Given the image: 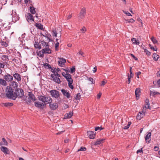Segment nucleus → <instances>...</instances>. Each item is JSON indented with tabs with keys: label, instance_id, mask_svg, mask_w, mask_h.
<instances>
[{
	"label": "nucleus",
	"instance_id": "52",
	"mask_svg": "<svg viewBox=\"0 0 160 160\" xmlns=\"http://www.w3.org/2000/svg\"><path fill=\"white\" fill-rule=\"evenodd\" d=\"M43 65H44V66L45 68H47L48 67V68H50V67H51L50 65H49V64H48L47 63H44Z\"/></svg>",
	"mask_w": 160,
	"mask_h": 160
},
{
	"label": "nucleus",
	"instance_id": "11",
	"mask_svg": "<svg viewBox=\"0 0 160 160\" xmlns=\"http://www.w3.org/2000/svg\"><path fill=\"white\" fill-rule=\"evenodd\" d=\"M62 93L63 95L67 97V98H69L71 96L69 92V91H67L64 89H62L61 90Z\"/></svg>",
	"mask_w": 160,
	"mask_h": 160
},
{
	"label": "nucleus",
	"instance_id": "55",
	"mask_svg": "<svg viewBox=\"0 0 160 160\" xmlns=\"http://www.w3.org/2000/svg\"><path fill=\"white\" fill-rule=\"evenodd\" d=\"M80 30L82 31V32L84 33L86 31V28L83 27L82 29H81Z\"/></svg>",
	"mask_w": 160,
	"mask_h": 160
},
{
	"label": "nucleus",
	"instance_id": "25",
	"mask_svg": "<svg viewBox=\"0 0 160 160\" xmlns=\"http://www.w3.org/2000/svg\"><path fill=\"white\" fill-rule=\"evenodd\" d=\"M72 113L71 112L68 113H66L64 115V118L65 119H67L68 118H70L72 116Z\"/></svg>",
	"mask_w": 160,
	"mask_h": 160
},
{
	"label": "nucleus",
	"instance_id": "27",
	"mask_svg": "<svg viewBox=\"0 0 160 160\" xmlns=\"http://www.w3.org/2000/svg\"><path fill=\"white\" fill-rule=\"evenodd\" d=\"M35 25L38 29L42 30L44 29L43 25L40 23H36Z\"/></svg>",
	"mask_w": 160,
	"mask_h": 160
},
{
	"label": "nucleus",
	"instance_id": "1",
	"mask_svg": "<svg viewBox=\"0 0 160 160\" xmlns=\"http://www.w3.org/2000/svg\"><path fill=\"white\" fill-rule=\"evenodd\" d=\"M23 99L26 101V103L28 104H30L32 102H34L36 100V98L32 92H28V96L23 97Z\"/></svg>",
	"mask_w": 160,
	"mask_h": 160
},
{
	"label": "nucleus",
	"instance_id": "9",
	"mask_svg": "<svg viewBox=\"0 0 160 160\" xmlns=\"http://www.w3.org/2000/svg\"><path fill=\"white\" fill-rule=\"evenodd\" d=\"M96 133V132L92 131L87 132L88 136L91 139H93L95 138Z\"/></svg>",
	"mask_w": 160,
	"mask_h": 160
},
{
	"label": "nucleus",
	"instance_id": "43",
	"mask_svg": "<svg viewBox=\"0 0 160 160\" xmlns=\"http://www.w3.org/2000/svg\"><path fill=\"white\" fill-rule=\"evenodd\" d=\"M75 71V68L74 66L72 67V68H71L70 70V73H72L73 72H74Z\"/></svg>",
	"mask_w": 160,
	"mask_h": 160
},
{
	"label": "nucleus",
	"instance_id": "2",
	"mask_svg": "<svg viewBox=\"0 0 160 160\" xmlns=\"http://www.w3.org/2000/svg\"><path fill=\"white\" fill-rule=\"evenodd\" d=\"M24 93V92L22 89L18 88L16 89L14 92L12 99L15 100L18 97L19 98H21L23 96Z\"/></svg>",
	"mask_w": 160,
	"mask_h": 160
},
{
	"label": "nucleus",
	"instance_id": "54",
	"mask_svg": "<svg viewBox=\"0 0 160 160\" xmlns=\"http://www.w3.org/2000/svg\"><path fill=\"white\" fill-rule=\"evenodd\" d=\"M88 80L90 81V82H92V83H94L93 82V78H88Z\"/></svg>",
	"mask_w": 160,
	"mask_h": 160
},
{
	"label": "nucleus",
	"instance_id": "58",
	"mask_svg": "<svg viewBox=\"0 0 160 160\" xmlns=\"http://www.w3.org/2000/svg\"><path fill=\"white\" fill-rule=\"evenodd\" d=\"M143 153V151L142 150V148L141 149H139L137 150V153Z\"/></svg>",
	"mask_w": 160,
	"mask_h": 160
},
{
	"label": "nucleus",
	"instance_id": "38",
	"mask_svg": "<svg viewBox=\"0 0 160 160\" xmlns=\"http://www.w3.org/2000/svg\"><path fill=\"white\" fill-rule=\"evenodd\" d=\"M131 123H132L131 122H128V125L127 126H125L123 127V128L124 129H128V128H129Z\"/></svg>",
	"mask_w": 160,
	"mask_h": 160
},
{
	"label": "nucleus",
	"instance_id": "31",
	"mask_svg": "<svg viewBox=\"0 0 160 160\" xmlns=\"http://www.w3.org/2000/svg\"><path fill=\"white\" fill-rule=\"evenodd\" d=\"M35 8L33 7H30V11L32 14H34L36 13V11L35 10Z\"/></svg>",
	"mask_w": 160,
	"mask_h": 160
},
{
	"label": "nucleus",
	"instance_id": "18",
	"mask_svg": "<svg viewBox=\"0 0 160 160\" xmlns=\"http://www.w3.org/2000/svg\"><path fill=\"white\" fill-rule=\"evenodd\" d=\"M145 103L144 106V108H145V109H144V110L145 109V110H146V109H150L151 107H150V106L149 100L148 99H146L145 101Z\"/></svg>",
	"mask_w": 160,
	"mask_h": 160
},
{
	"label": "nucleus",
	"instance_id": "30",
	"mask_svg": "<svg viewBox=\"0 0 160 160\" xmlns=\"http://www.w3.org/2000/svg\"><path fill=\"white\" fill-rule=\"evenodd\" d=\"M51 34L52 36L54 37H57V31L56 29H52L51 32Z\"/></svg>",
	"mask_w": 160,
	"mask_h": 160
},
{
	"label": "nucleus",
	"instance_id": "14",
	"mask_svg": "<svg viewBox=\"0 0 160 160\" xmlns=\"http://www.w3.org/2000/svg\"><path fill=\"white\" fill-rule=\"evenodd\" d=\"M51 77L53 79V80L58 83H60L61 82V80L59 78H58L57 77H56L55 75H53V74H52Z\"/></svg>",
	"mask_w": 160,
	"mask_h": 160
},
{
	"label": "nucleus",
	"instance_id": "16",
	"mask_svg": "<svg viewBox=\"0 0 160 160\" xmlns=\"http://www.w3.org/2000/svg\"><path fill=\"white\" fill-rule=\"evenodd\" d=\"M13 76L18 82H19L21 81V76L19 73H15L13 75Z\"/></svg>",
	"mask_w": 160,
	"mask_h": 160
},
{
	"label": "nucleus",
	"instance_id": "20",
	"mask_svg": "<svg viewBox=\"0 0 160 160\" xmlns=\"http://www.w3.org/2000/svg\"><path fill=\"white\" fill-rule=\"evenodd\" d=\"M140 89L139 88H137L135 92L136 99H138V98L140 95Z\"/></svg>",
	"mask_w": 160,
	"mask_h": 160
},
{
	"label": "nucleus",
	"instance_id": "22",
	"mask_svg": "<svg viewBox=\"0 0 160 160\" xmlns=\"http://www.w3.org/2000/svg\"><path fill=\"white\" fill-rule=\"evenodd\" d=\"M42 49L44 50L45 52V54H50L51 53V50L49 48V46L45 47L44 48Z\"/></svg>",
	"mask_w": 160,
	"mask_h": 160
},
{
	"label": "nucleus",
	"instance_id": "63",
	"mask_svg": "<svg viewBox=\"0 0 160 160\" xmlns=\"http://www.w3.org/2000/svg\"><path fill=\"white\" fill-rule=\"evenodd\" d=\"M4 64H3L0 62V67H1V68H4Z\"/></svg>",
	"mask_w": 160,
	"mask_h": 160
},
{
	"label": "nucleus",
	"instance_id": "62",
	"mask_svg": "<svg viewBox=\"0 0 160 160\" xmlns=\"http://www.w3.org/2000/svg\"><path fill=\"white\" fill-rule=\"evenodd\" d=\"M68 74V73H65V72H63L62 73V75L64 77H65V76H66L67 75V74Z\"/></svg>",
	"mask_w": 160,
	"mask_h": 160
},
{
	"label": "nucleus",
	"instance_id": "46",
	"mask_svg": "<svg viewBox=\"0 0 160 160\" xmlns=\"http://www.w3.org/2000/svg\"><path fill=\"white\" fill-rule=\"evenodd\" d=\"M1 44L5 47H7L8 46L7 43L5 42L2 41L1 42Z\"/></svg>",
	"mask_w": 160,
	"mask_h": 160
},
{
	"label": "nucleus",
	"instance_id": "41",
	"mask_svg": "<svg viewBox=\"0 0 160 160\" xmlns=\"http://www.w3.org/2000/svg\"><path fill=\"white\" fill-rule=\"evenodd\" d=\"M2 141L3 142V143L2 144L3 145H7L8 144V142L4 138H2Z\"/></svg>",
	"mask_w": 160,
	"mask_h": 160
},
{
	"label": "nucleus",
	"instance_id": "59",
	"mask_svg": "<svg viewBox=\"0 0 160 160\" xmlns=\"http://www.w3.org/2000/svg\"><path fill=\"white\" fill-rule=\"evenodd\" d=\"M131 56L135 60H138V58H137L133 54H131Z\"/></svg>",
	"mask_w": 160,
	"mask_h": 160
},
{
	"label": "nucleus",
	"instance_id": "4",
	"mask_svg": "<svg viewBox=\"0 0 160 160\" xmlns=\"http://www.w3.org/2000/svg\"><path fill=\"white\" fill-rule=\"evenodd\" d=\"M14 92L11 87L7 86L6 89V95L8 98L12 99Z\"/></svg>",
	"mask_w": 160,
	"mask_h": 160
},
{
	"label": "nucleus",
	"instance_id": "56",
	"mask_svg": "<svg viewBox=\"0 0 160 160\" xmlns=\"http://www.w3.org/2000/svg\"><path fill=\"white\" fill-rule=\"evenodd\" d=\"M25 3L27 4L28 3H30L32 1L30 0H25Z\"/></svg>",
	"mask_w": 160,
	"mask_h": 160
},
{
	"label": "nucleus",
	"instance_id": "17",
	"mask_svg": "<svg viewBox=\"0 0 160 160\" xmlns=\"http://www.w3.org/2000/svg\"><path fill=\"white\" fill-rule=\"evenodd\" d=\"M66 62L65 59L63 58H60L59 60L58 61L59 65L61 67H63Z\"/></svg>",
	"mask_w": 160,
	"mask_h": 160
},
{
	"label": "nucleus",
	"instance_id": "29",
	"mask_svg": "<svg viewBox=\"0 0 160 160\" xmlns=\"http://www.w3.org/2000/svg\"><path fill=\"white\" fill-rule=\"evenodd\" d=\"M34 46L36 48L39 49H40L42 48L41 46H40V45L38 42L36 41H35V42Z\"/></svg>",
	"mask_w": 160,
	"mask_h": 160
},
{
	"label": "nucleus",
	"instance_id": "45",
	"mask_svg": "<svg viewBox=\"0 0 160 160\" xmlns=\"http://www.w3.org/2000/svg\"><path fill=\"white\" fill-rule=\"evenodd\" d=\"M81 95L79 93H78L76 96L75 97V98L77 100H80Z\"/></svg>",
	"mask_w": 160,
	"mask_h": 160
},
{
	"label": "nucleus",
	"instance_id": "19",
	"mask_svg": "<svg viewBox=\"0 0 160 160\" xmlns=\"http://www.w3.org/2000/svg\"><path fill=\"white\" fill-rule=\"evenodd\" d=\"M4 79L7 81L10 82L13 80V77L10 74H8L5 75L4 77Z\"/></svg>",
	"mask_w": 160,
	"mask_h": 160
},
{
	"label": "nucleus",
	"instance_id": "48",
	"mask_svg": "<svg viewBox=\"0 0 160 160\" xmlns=\"http://www.w3.org/2000/svg\"><path fill=\"white\" fill-rule=\"evenodd\" d=\"M130 75H128V77L132 78L133 76V74H132V68L131 67L130 68Z\"/></svg>",
	"mask_w": 160,
	"mask_h": 160
},
{
	"label": "nucleus",
	"instance_id": "50",
	"mask_svg": "<svg viewBox=\"0 0 160 160\" xmlns=\"http://www.w3.org/2000/svg\"><path fill=\"white\" fill-rule=\"evenodd\" d=\"M126 20L127 21V22H133L135 21L132 18H131L129 20Z\"/></svg>",
	"mask_w": 160,
	"mask_h": 160
},
{
	"label": "nucleus",
	"instance_id": "12",
	"mask_svg": "<svg viewBox=\"0 0 160 160\" xmlns=\"http://www.w3.org/2000/svg\"><path fill=\"white\" fill-rule=\"evenodd\" d=\"M0 149L2 151L4 152L5 154H9L10 152L8 148L7 147L2 146L1 147Z\"/></svg>",
	"mask_w": 160,
	"mask_h": 160
},
{
	"label": "nucleus",
	"instance_id": "5",
	"mask_svg": "<svg viewBox=\"0 0 160 160\" xmlns=\"http://www.w3.org/2000/svg\"><path fill=\"white\" fill-rule=\"evenodd\" d=\"M65 78L68 82V86L69 88L72 89H73L74 87L72 84L73 83V81L71 75L68 73L66 76H65Z\"/></svg>",
	"mask_w": 160,
	"mask_h": 160
},
{
	"label": "nucleus",
	"instance_id": "10",
	"mask_svg": "<svg viewBox=\"0 0 160 160\" xmlns=\"http://www.w3.org/2000/svg\"><path fill=\"white\" fill-rule=\"evenodd\" d=\"M49 103L50 108L52 110H55L58 107V104L57 103L50 102Z\"/></svg>",
	"mask_w": 160,
	"mask_h": 160
},
{
	"label": "nucleus",
	"instance_id": "7",
	"mask_svg": "<svg viewBox=\"0 0 160 160\" xmlns=\"http://www.w3.org/2000/svg\"><path fill=\"white\" fill-rule=\"evenodd\" d=\"M27 19L30 24H32L34 22L33 16L30 13H28L26 15Z\"/></svg>",
	"mask_w": 160,
	"mask_h": 160
},
{
	"label": "nucleus",
	"instance_id": "24",
	"mask_svg": "<svg viewBox=\"0 0 160 160\" xmlns=\"http://www.w3.org/2000/svg\"><path fill=\"white\" fill-rule=\"evenodd\" d=\"M37 55H38L40 57L43 58L44 57V54H45V52L44 50L42 49L39 52H37Z\"/></svg>",
	"mask_w": 160,
	"mask_h": 160
},
{
	"label": "nucleus",
	"instance_id": "44",
	"mask_svg": "<svg viewBox=\"0 0 160 160\" xmlns=\"http://www.w3.org/2000/svg\"><path fill=\"white\" fill-rule=\"evenodd\" d=\"M144 52L146 53V54L148 56H149L151 54V53L147 49H144Z\"/></svg>",
	"mask_w": 160,
	"mask_h": 160
},
{
	"label": "nucleus",
	"instance_id": "35",
	"mask_svg": "<svg viewBox=\"0 0 160 160\" xmlns=\"http://www.w3.org/2000/svg\"><path fill=\"white\" fill-rule=\"evenodd\" d=\"M151 39L154 44H156L158 43V42L157 40H156V38L153 36H152L151 37Z\"/></svg>",
	"mask_w": 160,
	"mask_h": 160
},
{
	"label": "nucleus",
	"instance_id": "39",
	"mask_svg": "<svg viewBox=\"0 0 160 160\" xmlns=\"http://www.w3.org/2000/svg\"><path fill=\"white\" fill-rule=\"evenodd\" d=\"M12 85L13 86L14 88H17V87H18V83L16 82L15 81H13L12 82Z\"/></svg>",
	"mask_w": 160,
	"mask_h": 160
},
{
	"label": "nucleus",
	"instance_id": "49",
	"mask_svg": "<svg viewBox=\"0 0 160 160\" xmlns=\"http://www.w3.org/2000/svg\"><path fill=\"white\" fill-rule=\"evenodd\" d=\"M11 15H12V16H18V15L17 14V13H16V11L12 10V13L11 14Z\"/></svg>",
	"mask_w": 160,
	"mask_h": 160
},
{
	"label": "nucleus",
	"instance_id": "57",
	"mask_svg": "<svg viewBox=\"0 0 160 160\" xmlns=\"http://www.w3.org/2000/svg\"><path fill=\"white\" fill-rule=\"evenodd\" d=\"M137 118L138 119L140 120L142 118L138 113L137 116Z\"/></svg>",
	"mask_w": 160,
	"mask_h": 160
},
{
	"label": "nucleus",
	"instance_id": "32",
	"mask_svg": "<svg viewBox=\"0 0 160 160\" xmlns=\"http://www.w3.org/2000/svg\"><path fill=\"white\" fill-rule=\"evenodd\" d=\"M131 41L133 44L138 45L139 43V42L135 38H132L131 39Z\"/></svg>",
	"mask_w": 160,
	"mask_h": 160
},
{
	"label": "nucleus",
	"instance_id": "60",
	"mask_svg": "<svg viewBox=\"0 0 160 160\" xmlns=\"http://www.w3.org/2000/svg\"><path fill=\"white\" fill-rule=\"evenodd\" d=\"M102 93H99L97 95V98H98L99 99L101 97V96Z\"/></svg>",
	"mask_w": 160,
	"mask_h": 160
},
{
	"label": "nucleus",
	"instance_id": "21",
	"mask_svg": "<svg viewBox=\"0 0 160 160\" xmlns=\"http://www.w3.org/2000/svg\"><path fill=\"white\" fill-rule=\"evenodd\" d=\"M104 140V139L102 138H100L98 139L95 143L94 145H99L101 144H102L103 143Z\"/></svg>",
	"mask_w": 160,
	"mask_h": 160
},
{
	"label": "nucleus",
	"instance_id": "42",
	"mask_svg": "<svg viewBox=\"0 0 160 160\" xmlns=\"http://www.w3.org/2000/svg\"><path fill=\"white\" fill-rule=\"evenodd\" d=\"M86 150V148L84 147H81L78 150V152L80 151H85Z\"/></svg>",
	"mask_w": 160,
	"mask_h": 160
},
{
	"label": "nucleus",
	"instance_id": "26",
	"mask_svg": "<svg viewBox=\"0 0 160 160\" xmlns=\"http://www.w3.org/2000/svg\"><path fill=\"white\" fill-rule=\"evenodd\" d=\"M13 103L10 102H6L2 103V105L3 106L9 107L13 105Z\"/></svg>",
	"mask_w": 160,
	"mask_h": 160
},
{
	"label": "nucleus",
	"instance_id": "13",
	"mask_svg": "<svg viewBox=\"0 0 160 160\" xmlns=\"http://www.w3.org/2000/svg\"><path fill=\"white\" fill-rule=\"evenodd\" d=\"M147 133V134L145 137V139L146 142L148 143H149L150 142L151 140V133L150 132H148Z\"/></svg>",
	"mask_w": 160,
	"mask_h": 160
},
{
	"label": "nucleus",
	"instance_id": "6",
	"mask_svg": "<svg viewBox=\"0 0 160 160\" xmlns=\"http://www.w3.org/2000/svg\"><path fill=\"white\" fill-rule=\"evenodd\" d=\"M51 95L52 97L57 98L59 97L60 94L59 92L56 90H52L50 91Z\"/></svg>",
	"mask_w": 160,
	"mask_h": 160
},
{
	"label": "nucleus",
	"instance_id": "15",
	"mask_svg": "<svg viewBox=\"0 0 160 160\" xmlns=\"http://www.w3.org/2000/svg\"><path fill=\"white\" fill-rule=\"evenodd\" d=\"M35 106L40 109H42L44 104L43 103L39 102H36L35 103Z\"/></svg>",
	"mask_w": 160,
	"mask_h": 160
},
{
	"label": "nucleus",
	"instance_id": "33",
	"mask_svg": "<svg viewBox=\"0 0 160 160\" xmlns=\"http://www.w3.org/2000/svg\"><path fill=\"white\" fill-rule=\"evenodd\" d=\"M0 84L2 85L6 86L7 83L6 81L3 79L0 78Z\"/></svg>",
	"mask_w": 160,
	"mask_h": 160
},
{
	"label": "nucleus",
	"instance_id": "8",
	"mask_svg": "<svg viewBox=\"0 0 160 160\" xmlns=\"http://www.w3.org/2000/svg\"><path fill=\"white\" fill-rule=\"evenodd\" d=\"M86 8H83L81 11L79 15L78 16V18L79 19H82L84 17L85 14L86 13Z\"/></svg>",
	"mask_w": 160,
	"mask_h": 160
},
{
	"label": "nucleus",
	"instance_id": "36",
	"mask_svg": "<svg viewBox=\"0 0 160 160\" xmlns=\"http://www.w3.org/2000/svg\"><path fill=\"white\" fill-rule=\"evenodd\" d=\"M152 57L153 59L155 61H157L159 58L158 56L156 53L153 54Z\"/></svg>",
	"mask_w": 160,
	"mask_h": 160
},
{
	"label": "nucleus",
	"instance_id": "37",
	"mask_svg": "<svg viewBox=\"0 0 160 160\" xmlns=\"http://www.w3.org/2000/svg\"><path fill=\"white\" fill-rule=\"evenodd\" d=\"M150 94L151 95H152V96H154L156 94H159L160 93L157 92H156L155 91H150Z\"/></svg>",
	"mask_w": 160,
	"mask_h": 160
},
{
	"label": "nucleus",
	"instance_id": "47",
	"mask_svg": "<svg viewBox=\"0 0 160 160\" xmlns=\"http://www.w3.org/2000/svg\"><path fill=\"white\" fill-rule=\"evenodd\" d=\"M103 129V128H102L101 127H97L95 128V131H97L98 130L100 131Z\"/></svg>",
	"mask_w": 160,
	"mask_h": 160
},
{
	"label": "nucleus",
	"instance_id": "34",
	"mask_svg": "<svg viewBox=\"0 0 160 160\" xmlns=\"http://www.w3.org/2000/svg\"><path fill=\"white\" fill-rule=\"evenodd\" d=\"M142 112H139L138 114L142 117V118L145 115V113L146 112L145 109L144 110V108H143Z\"/></svg>",
	"mask_w": 160,
	"mask_h": 160
},
{
	"label": "nucleus",
	"instance_id": "61",
	"mask_svg": "<svg viewBox=\"0 0 160 160\" xmlns=\"http://www.w3.org/2000/svg\"><path fill=\"white\" fill-rule=\"evenodd\" d=\"M63 70H64L65 71H66V73H68V72H70V70H69V69L68 68L67 69H63Z\"/></svg>",
	"mask_w": 160,
	"mask_h": 160
},
{
	"label": "nucleus",
	"instance_id": "53",
	"mask_svg": "<svg viewBox=\"0 0 160 160\" xmlns=\"http://www.w3.org/2000/svg\"><path fill=\"white\" fill-rule=\"evenodd\" d=\"M123 12L124 13L126 14L128 16H132L131 14L129 12H128V11L126 12V11H123Z\"/></svg>",
	"mask_w": 160,
	"mask_h": 160
},
{
	"label": "nucleus",
	"instance_id": "28",
	"mask_svg": "<svg viewBox=\"0 0 160 160\" xmlns=\"http://www.w3.org/2000/svg\"><path fill=\"white\" fill-rule=\"evenodd\" d=\"M19 17L18 15L17 16H13L12 17V19L13 22H15L19 20Z\"/></svg>",
	"mask_w": 160,
	"mask_h": 160
},
{
	"label": "nucleus",
	"instance_id": "51",
	"mask_svg": "<svg viewBox=\"0 0 160 160\" xmlns=\"http://www.w3.org/2000/svg\"><path fill=\"white\" fill-rule=\"evenodd\" d=\"M107 82V81L105 80H103L101 82V83L100 85L101 86H104L105 83Z\"/></svg>",
	"mask_w": 160,
	"mask_h": 160
},
{
	"label": "nucleus",
	"instance_id": "23",
	"mask_svg": "<svg viewBox=\"0 0 160 160\" xmlns=\"http://www.w3.org/2000/svg\"><path fill=\"white\" fill-rule=\"evenodd\" d=\"M41 44L40 46L41 45H42L43 46L42 48L46 47H47L49 46V45L48 43H47L46 42H45L44 41L42 40L40 42Z\"/></svg>",
	"mask_w": 160,
	"mask_h": 160
},
{
	"label": "nucleus",
	"instance_id": "3",
	"mask_svg": "<svg viewBox=\"0 0 160 160\" xmlns=\"http://www.w3.org/2000/svg\"><path fill=\"white\" fill-rule=\"evenodd\" d=\"M38 99L44 103H49L52 102V98L50 97L41 95L38 97Z\"/></svg>",
	"mask_w": 160,
	"mask_h": 160
},
{
	"label": "nucleus",
	"instance_id": "40",
	"mask_svg": "<svg viewBox=\"0 0 160 160\" xmlns=\"http://www.w3.org/2000/svg\"><path fill=\"white\" fill-rule=\"evenodd\" d=\"M59 43V42H57L55 45V50L56 51L58 50Z\"/></svg>",
	"mask_w": 160,
	"mask_h": 160
},
{
	"label": "nucleus",
	"instance_id": "64",
	"mask_svg": "<svg viewBox=\"0 0 160 160\" xmlns=\"http://www.w3.org/2000/svg\"><path fill=\"white\" fill-rule=\"evenodd\" d=\"M72 17V14H70L67 17V19H70L71 17Z\"/></svg>",
	"mask_w": 160,
	"mask_h": 160
}]
</instances>
